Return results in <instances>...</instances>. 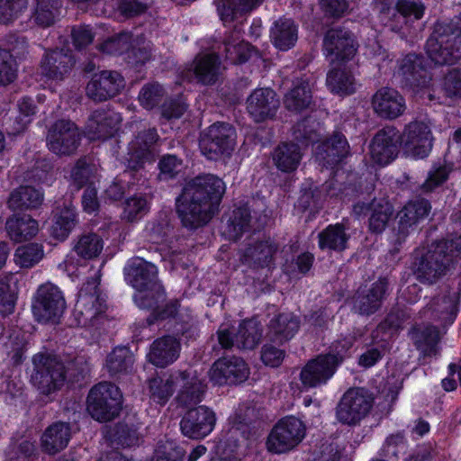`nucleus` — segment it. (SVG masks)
<instances>
[{
    "label": "nucleus",
    "instance_id": "nucleus-1",
    "mask_svg": "<svg viewBox=\"0 0 461 461\" xmlns=\"http://www.w3.org/2000/svg\"><path fill=\"white\" fill-rule=\"evenodd\" d=\"M224 193V182L214 175L198 176L188 181L176 199V212L182 224L189 229L207 224Z\"/></svg>",
    "mask_w": 461,
    "mask_h": 461
},
{
    "label": "nucleus",
    "instance_id": "nucleus-2",
    "mask_svg": "<svg viewBox=\"0 0 461 461\" xmlns=\"http://www.w3.org/2000/svg\"><path fill=\"white\" fill-rule=\"evenodd\" d=\"M460 255L461 236L435 241L426 251L415 256L412 274L422 285H435L451 271Z\"/></svg>",
    "mask_w": 461,
    "mask_h": 461
},
{
    "label": "nucleus",
    "instance_id": "nucleus-3",
    "mask_svg": "<svg viewBox=\"0 0 461 461\" xmlns=\"http://www.w3.org/2000/svg\"><path fill=\"white\" fill-rule=\"evenodd\" d=\"M425 50L436 65L455 64L461 59V26L455 21L437 23Z\"/></svg>",
    "mask_w": 461,
    "mask_h": 461
},
{
    "label": "nucleus",
    "instance_id": "nucleus-4",
    "mask_svg": "<svg viewBox=\"0 0 461 461\" xmlns=\"http://www.w3.org/2000/svg\"><path fill=\"white\" fill-rule=\"evenodd\" d=\"M31 382L44 395L59 391L67 380V368L62 360L49 352H38L32 359Z\"/></svg>",
    "mask_w": 461,
    "mask_h": 461
},
{
    "label": "nucleus",
    "instance_id": "nucleus-5",
    "mask_svg": "<svg viewBox=\"0 0 461 461\" xmlns=\"http://www.w3.org/2000/svg\"><path fill=\"white\" fill-rule=\"evenodd\" d=\"M86 403V410L92 418L100 422H106L119 415L122 395L115 384L102 382L91 388Z\"/></svg>",
    "mask_w": 461,
    "mask_h": 461
},
{
    "label": "nucleus",
    "instance_id": "nucleus-6",
    "mask_svg": "<svg viewBox=\"0 0 461 461\" xmlns=\"http://www.w3.org/2000/svg\"><path fill=\"white\" fill-rule=\"evenodd\" d=\"M375 402L372 393L364 387H351L336 407L337 420L348 426H357L371 412Z\"/></svg>",
    "mask_w": 461,
    "mask_h": 461
},
{
    "label": "nucleus",
    "instance_id": "nucleus-7",
    "mask_svg": "<svg viewBox=\"0 0 461 461\" xmlns=\"http://www.w3.org/2000/svg\"><path fill=\"white\" fill-rule=\"evenodd\" d=\"M32 309L37 321L55 323L66 309V301L57 285L45 283L37 289Z\"/></svg>",
    "mask_w": 461,
    "mask_h": 461
},
{
    "label": "nucleus",
    "instance_id": "nucleus-8",
    "mask_svg": "<svg viewBox=\"0 0 461 461\" xmlns=\"http://www.w3.org/2000/svg\"><path fill=\"white\" fill-rule=\"evenodd\" d=\"M99 285L100 275L96 273L87 279L79 291L75 312L78 321L85 326L95 325L97 317L106 309L105 300L101 297Z\"/></svg>",
    "mask_w": 461,
    "mask_h": 461
},
{
    "label": "nucleus",
    "instance_id": "nucleus-9",
    "mask_svg": "<svg viewBox=\"0 0 461 461\" xmlns=\"http://www.w3.org/2000/svg\"><path fill=\"white\" fill-rule=\"evenodd\" d=\"M304 435L305 426L302 420L294 416L283 418L269 433L267 448L276 454L287 452L296 447Z\"/></svg>",
    "mask_w": 461,
    "mask_h": 461
},
{
    "label": "nucleus",
    "instance_id": "nucleus-10",
    "mask_svg": "<svg viewBox=\"0 0 461 461\" xmlns=\"http://www.w3.org/2000/svg\"><path fill=\"white\" fill-rule=\"evenodd\" d=\"M235 131L230 124L216 122L201 134L199 146L209 159H217L223 154H230L235 145Z\"/></svg>",
    "mask_w": 461,
    "mask_h": 461
},
{
    "label": "nucleus",
    "instance_id": "nucleus-11",
    "mask_svg": "<svg viewBox=\"0 0 461 461\" xmlns=\"http://www.w3.org/2000/svg\"><path fill=\"white\" fill-rule=\"evenodd\" d=\"M81 134L70 120H58L49 129L47 144L53 153L59 156L73 155L79 147Z\"/></svg>",
    "mask_w": 461,
    "mask_h": 461
},
{
    "label": "nucleus",
    "instance_id": "nucleus-12",
    "mask_svg": "<svg viewBox=\"0 0 461 461\" xmlns=\"http://www.w3.org/2000/svg\"><path fill=\"white\" fill-rule=\"evenodd\" d=\"M340 354H321L307 362L300 374V380L306 387H316L325 384L335 374L343 362Z\"/></svg>",
    "mask_w": 461,
    "mask_h": 461
},
{
    "label": "nucleus",
    "instance_id": "nucleus-13",
    "mask_svg": "<svg viewBox=\"0 0 461 461\" xmlns=\"http://www.w3.org/2000/svg\"><path fill=\"white\" fill-rule=\"evenodd\" d=\"M389 288L386 277H380L369 287H359L350 299L352 311L362 316H370L378 312Z\"/></svg>",
    "mask_w": 461,
    "mask_h": 461
},
{
    "label": "nucleus",
    "instance_id": "nucleus-14",
    "mask_svg": "<svg viewBox=\"0 0 461 461\" xmlns=\"http://www.w3.org/2000/svg\"><path fill=\"white\" fill-rule=\"evenodd\" d=\"M400 137L405 151L413 158H423L432 149L431 129L425 122H411L404 127Z\"/></svg>",
    "mask_w": 461,
    "mask_h": 461
},
{
    "label": "nucleus",
    "instance_id": "nucleus-15",
    "mask_svg": "<svg viewBox=\"0 0 461 461\" xmlns=\"http://www.w3.org/2000/svg\"><path fill=\"white\" fill-rule=\"evenodd\" d=\"M125 86L123 77L115 70L95 73L86 86V96L94 102H104L117 95Z\"/></svg>",
    "mask_w": 461,
    "mask_h": 461
},
{
    "label": "nucleus",
    "instance_id": "nucleus-16",
    "mask_svg": "<svg viewBox=\"0 0 461 461\" xmlns=\"http://www.w3.org/2000/svg\"><path fill=\"white\" fill-rule=\"evenodd\" d=\"M279 107V97L277 94L269 87L255 89L246 100L247 112L257 123L273 120Z\"/></svg>",
    "mask_w": 461,
    "mask_h": 461
},
{
    "label": "nucleus",
    "instance_id": "nucleus-17",
    "mask_svg": "<svg viewBox=\"0 0 461 461\" xmlns=\"http://www.w3.org/2000/svg\"><path fill=\"white\" fill-rule=\"evenodd\" d=\"M323 50L330 63L350 60L357 52L351 32L342 28H332L326 32Z\"/></svg>",
    "mask_w": 461,
    "mask_h": 461
},
{
    "label": "nucleus",
    "instance_id": "nucleus-18",
    "mask_svg": "<svg viewBox=\"0 0 461 461\" xmlns=\"http://www.w3.org/2000/svg\"><path fill=\"white\" fill-rule=\"evenodd\" d=\"M209 375L219 385L237 384L248 379L249 367L241 357H221L212 364Z\"/></svg>",
    "mask_w": 461,
    "mask_h": 461
},
{
    "label": "nucleus",
    "instance_id": "nucleus-19",
    "mask_svg": "<svg viewBox=\"0 0 461 461\" xmlns=\"http://www.w3.org/2000/svg\"><path fill=\"white\" fill-rule=\"evenodd\" d=\"M353 213L356 217L370 213L368 229L373 233L383 232L393 213V207L384 197H374L370 202H357L353 205Z\"/></svg>",
    "mask_w": 461,
    "mask_h": 461
},
{
    "label": "nucleus",
    "instance_id": "nucleus-20",
    "mask_svg": "<svg viewBox=\"0 0 461 461\" xmlns=\"http://www.w3.org/2000/svg\"><path fill=\"white\" fill-rule=\"evenodd\" d=\"M215 413L206 406L192 408L180 421L182 433L193 439H200L209 435L214 428Z\"/></svg>",
    "mask_w": 461,
    "mask_h": 461
},
{
    "label": "nucleus",
    "instance_id": "nucleus-21",
    "mask_svg": "<svg viewBox=\"0 0 461 461\" xmlns=\"http://www.w3.org/2000/svg\"><path fill=\"white\" fill-rule=\"evenodd\" d=\"M76 60L71 50L64 48L47 50L41 60V73L52 80H63L72 70Z\"/></svg>",
    "mask_w": 461,
    "mask_h": 461
},
{
    "label": "nucleus",
    "instance_id": "nucleus-22",
    "mask_svg": "<svg viewBox=\"0 0 461 461\" xmlns=\"http://www.w3.org/2000/svg\"><path fill=\"white\" fill-rule=\"evenodd\" d=\"M400 133L396 128L387 126L378 131L370 143L372 159L379 165H387L399 153Z\"/></svg>",
    "mask_w": 461,
    "mask_h": 461
},
{
    "label": "nucleus",
    "instance_id": "nucleus-23",
    "mask_svg": "<svg viewBox=\"0 0 461 461\" xmlns=\"http://www.w3.org/2000/svg\"><path fill=\"white\" fill-rule=\"evenodd\" d=\"M278 246L270 238L251 239L240 252V261L251 268L269 267Z\"/></svg>",
    "mask_w": 461,
    "mask_h": 461
},
{
    "label": "nucleus",
    "instance_id": "nucleus-24",
    "mask_svg": "<svg viewBox=\"0 0 461 461\" xmlns=\"http://www.w3.org/2000/svg\"><path fill=\"white\" fill-rule=\"evenodd\" d=\"M431 210L428 200L420 198L408 203L398 213V225L394 228L396 241L405 240L411 230L415 229L420 220L429 216Z\"/></svg>",
    "mask_w": 461,
    "mask_h": 461
},
{
    "label": "nucleus",
    "instance_id": "nucleus-25",
    "mask_svg": "<svg viewBox=\"0 0 461 461\" xmlns=\"http://www.w3.org/2000/svg\"><path fill=\"white\" fill-rule=\"evenodd\" d=\"M124 275L126 281L136 290L159 289L156 266L142 258L132 259L124 267Z\"/></svg>",
    "mask_w": 461,
    "mask_h": 461
},
{
    "label": "nucleus",
    "instance_id": "nucleus-26",
    "mask_svg": "<svg viewBox=\"0 0 461 461\" xmlns=\"http://www.w3.org/2000/svg\"><path fill=\"white\" fill-rule=\"evenodd\" d=\"M400 72L407 86L415 89L429 88L431 86L432 77L425 67V60L421 55L410 53L406 55L400 65Z\"/></svg>",
    "mask_w": 461,
    "mask_h": 461
},
{
    "label": "nucleus",
    "instance_id": "nucleus-27",
    "mask_svg": "<svg viewBox=\"0 0 461 461\" xmlns=\"http://www.w3.org/2000/svg\"><path fill=\"white\" fill-rule=\"evenodd\" d=\"M372 107L379 117L394 120L404 113L406 105L403 96L398 91L382 87L373 95Z\"/></svg>",
    "mask_w": 461,
    "mask_h": 461
},
{
    "label": "nucleus",
    "instance_id": "nucleus-28",
    "mask_svg": "<svg viewBox=\"0 0 461 461\" xmlns=\"http://www.w3.org/2000/svg\"><path fill=\"white\" fill-rule=\"evenodd\" d=\"M180 350V341L174 336L167 335L152 342L147 357L149 363L162 368L175 362Z\"/></svg>",
    "mask_w": 461,
    "mask_h": 461
},
{
    "label": "nucleus",
    "instance_id": "nucleus-29",
    "mask_svg": "<svg viewBox=\"0 0 461 461\" xmlns=\"http://www.w3.org/2000/svg\"><path fill=\"white\" fill-rule=\"evenodd\" d=\"M158 139L155 129H148L140 131L132 142V154L128 167L137 171L143 167L145 161L154 159L153 145Z\"/></svg>",
    "mask_w": 461,
    "mask_h": 461
},
{
    "label": "nucleus",
    "instance_id": "nucleus-30",
    "mask_svg": "<svg viewBox=\"0 0 461 461\" xmlns=\"http://www.w3.org/2000/svg\"><path fill=\"white\" fill-rule=\"evenodd\" d=\"M349 154V144L346 137L339 131L333 134L318 145L317 158L325 166H334Z\"/></svg>",
    "mask_w": 461,
    "mask_h": 461
},
{
    "label": "nucleus",
    "instance_id": "nucleus-31",
    "mask_svg": "<svg viewBox=\"0 0 461 461\" xmlns=\"http://www.w3.org/2000/svg\"><path fill=\"white\" fill-rule=\"evenodd\" d=\"M120 122L121 118L118 113L105 110H96L91 114L86 129L92 139L105 140L113 135Z\"/></svg>",
    "mask_w": 461,
    "mask_h": 461
},
{
    "label": "nucleus",
    "instance_id": "nucleus-32",
    "mask_svg": "<svg viewBox=\"0 0 461 461\" xmlns=\"http://www.w3.org/2000/svg\"><path fill=\"white\" fill-rule=\"evenodd\" d=\"M71 438L69 423L58 421L50 425L41 436L42 451L48 455H56L67 447Z\"/></svg>",
    "mask_w": 461,
    "mask_h": 461
},
{
    "label": "nucleus",
    "instance_id": "nucleus-33",
    "mask_svg": "<svg viewBox=\"0 0 461 461\" xmlns=\"http://www.w3.org/2000/svg\"><path fill=\"white\" fill-rule=\"evenodd\" d=\"M192 66L195 79L204 86L215 84L221 73V60L215 53L197 55Z\"/></svg>",
    "mask_w": 461,
    "mask_h": 461
},
{
    "label": "nucleus",
    "instance_id": "nucleus-34",
    "mask_svg": "<svg viewBox=\"0 0 461 461\" xmlns=\"http://www.w3.org/2000/svg\"><path fill=\"white\" fill-rule=\"evenodd\" d=\"M176 382L182 387L176 396L179 405L188 407L202 402L206 385L201 380L190 377L189 373L185 371L176 375Z\"/></svg>",
    "mask_w": 461,
    "mask_h": 461
},
{
    "label": "nucleus",
    "instance_id": "nucleus-35",
    "mask_svg": "<svg viewBox=\"0 0 461 461\" xmlns=\"http://www.w3.org/2000/svg\"><path fill=\"white\" fill-rule=\"evenodd\" d=\"M410 338L425 357L436 356L438 353V344L440 340L439 330L431 325H418L412 327L409 331Z\"/></svg>",
    "mask_w": 461,
    "mask_h": 461
},
{
    "label": "nucleus",
    "instance_id": "nucleus-36",
    "mask_svg": "<svg viewBox=\"0 0 461 461\" xmlns=\"http://www.w3.org/2000/svg\"><path fill=\"white\" fill-rule=\"evenodd\" d=\"M43 193L32 185H20L14 189L7 199V206L12 211L38 209L43 203Z\"/></svg>",
    "mask_w": 461,
    "mask_h": 461
},
{
    "label": "nucleus",
    "instance_id": "nucleus-37",
    "mask_svg": "<svg viewBox=\"0 0 461 461\" xmlns=\"http://www.w3.org/2000/svg\"><path fill=\"white\" fill-rule=\"evenodd\" d=\"M270 39L276 48L280 50H287L294 47L297 41V25L291 18L280 17L271 28Z\"/></svg>",
    "mask_w": 461,
    "mask_h": 461
},
{
    "label": "nucleus",
    "instance_id": "nucleus-38",
    "mask_svg": "<svg viewBox=\"0 0 461 461\" xmlns=\"http://www.w3.org/2000/svg\"><path fill=\"white\" fill-rule=\"evenodd\" d=\"M312 93L306 80H297L293 87L284 96V106L286 110L299 113L311 108Z\"/></svg>",
    "mask_w": 461,
    "mask_h": 461
},
{
    "label": "nucleus",
    "instance_id": "nucleus-39",
    "mask_svg": "<svg viewBox=\"0 0 461 461\" xmlns=\"http://www.w3.org/2000/svg\"><path fill=\"white\" fill-rule=\"evenodd\" d=\"M299 320L292 313H280L269 322L268 336L273 342L283 344L298 331Z\"/></svg>",
    "mask_w": 461,
    "mask_h": 461
},
{
    "label": "nucleus",
    "instance_id": "nucleus-40",
    "mask_svg": "<svg viewBox=\"0 0 461 461\" xmlns=\"http://www.w3.org/2000/svg\"><path fill=\"white\" fill-rule=\"evenodd\" d=\"M302 152L298 144L281 143L273 151V161L282 172L294 171L302 159Z\"/></svg>",
    "mask_w": 461,
    "mask_h": 461
},
{
    "label": "nucleus",
    "instance_id": "nucleus-41",
    "mask_svg": "<svg viewBox=\"0 0 461 461\" xmlns=\"http://www.w3.org/2000/svg\"><path fill=\"white\" fill-rule=\"evenodd\" d=\"M5 229L15 242H22L34 237L38 232V221L29 215L12 216L7 219Z\"/></svg>",
    "mask_w": 461,
    "mask_h": 461
},
{
    "label": "nucleus",
    "instance_id": "nucleus-42",
    "mask_svg": "<svg viewBox=\"0 0 461 461\" xmlns=\"http://www.w3.org/2000/svg\"><path fill=\"white\" fill-rule=\"evenodd\" d=\"M319 247L322 250L343 251L347 248L349 235L343 224L329 225L318 235Z\"/></svg>",
    "mask_w": 461,
    "mask_h": 461
},
{
    "label": "nucleus",
    "instance_id": "nucleus-43",
    "mask_svg": "<svg viewBox=\"0 0 461 461\" xmlns=\"http://www.w3.org/2000/svg\"><path fill=\"white\" fill-rule=\"evenodd\" d=\"M61 0H35L32 18L38 25L49 27L61 14Z\"/></svg>",
    "mask_w": 461,
    "mask_h": 461
},
{
    "label": "nucleus",
    "instance_id": "nucleus-44",
    "mask_svg": "<svg viewBox=\"0 0 461 461\" xmlns=\"http://www.w3.org/2000/svg\"><path fill=\"white\" fill-rule=\"evenodd\" d=\"M134 363L133 354L126 347H117L106 357L105 366L110 375L127 374Z\"/></svg>",
    "mask_w": 461,
    "mask_h": 461
},
{
    "label": "nucleus",
    "instance_id": "nucleus-45",
    "mask_svg": "<svg viewBox=\"0 0 461 461\" xmlns=\"http://www.w3.org/2000/svg\"><path fill=\"white\" fill-rule=\"evenodd\" d=\"M261 337L262 330L257 321H244L240 324L235 333L236 348L244 350L253 349L259 343Z\"/></svg>",
    "mask_w": 461,
    "mask_h": 461
},
{
    "label": "nucleus",
    "instance_id": "nucleus-46",
    "mask_svg": "<svg viewBox=\"0 0 461 461\" xmlns=\"http://www.w3.org/2000/svg\"><path fill=\"white\" fill-rule=\"evenodd\" d=\"M326 83L332 93L343 95L355 91L353 75L342 68H333L327 74Z\"/></svg>",
    "mask_w": 461,
    "mask_h": 461
},
{
    "label": "nucleus",
    "instance_id": "nucleus-47",
    "mask_svg": "<svg viewBox=\"0 0 461 461\" xmlns=\"http://www.w3.org/2000/svg\"><path fill=\"white\" fill-rule=\"evenodd\" d=\"M111 442L122 447H132L139 446L142 436L133 424L117 423L111 432Z\"/></svg>",
    "mask_w": 461,
    "mask_h": 461
},
{
    "label": "nucleus",
    "instance_id": "nucleus-48",
    "mask_svg": "<svg viewBox=\"0 0 461 461\" xmlns=\"http://www.w3.org/2000/svg\"><path fill=\"white\" fill-rule=\"evenodd\" d=\"M251 220L250 211L247 207H239L233 210L230 216L224 234L229 240H236L249 227Z\"/></svg>",
    "mask_w": 461,
    "mask_h": 461
},
{
    "label": "nucleus",
    "instance_id": "nucleus-49",
    "mask_svg": "<svg viewBox=\"0 0 461 461\" xmlns=\"http://www.w3.org/2000/svg\"><path fill=\"white\" fill-rule=\"evenodd\" d=\"M104 248L102 238L95 233L81 235L74 246V251L84 259L97 258Z\"/></svg>",
    "mask_w": 461,
    "mask_h": 461
},
{
    "label": "nucleus",
    "instance_id": "nucleus-50",
    "mask_svg": "<svg viewBox=\"0 0 461 461\" xmlns=\"http://www.w3.org/2000/svg\"><path fill=\"white\" fill-rule=\"evenodd\" d=\"M75 224L76 214L74 211L69 207H66L54 216L51 235L59 240H64L75 227Z\"/></svg>",
    "mask_w": 461,
    "mask_h": 461
},
{
    "label": "nucleus",
    "instance_id": "nucleus-51",
    "mask_svg": "<svg viewBox=\"0 0 461 461\" xmlns=\"http://www.w3.org/2000/svg\"><path fill=\"white\" fill-rule=\"evenodd\" d=\"M132 44V34L129 32H121L107 38L98 49L109 55H120L130 50Z\"/></svg>",
    "mask_w": 461,
    "mask_h": 461
},
{
    "label": "nucleus",
    "instance_id": "nucleus-52",
    "mask_svg": "<svg viewBox=\"0 0 461 461\" xmlns=\"http://www.w3.org/2000/svg\"><path fill=\"white\" fill-rule=\"evenodd\" d=\"M43 258V249L38 243H29L17 248L14 261L21 267L30 268Z\"/></svg>",
    "mask_w": 461,
    "mask_h": 461
},
{
    "label": "nucleus",
    "instance_id": "nucleus-53",
    "mask_svg": "<svg viewBox=\"0 0 461 461\" xmlns=\"http://www.w3.org/2000/svg\"><path fill=\"white\" fill-rule=\"evenodd\" d=\"M136 291L134 302L138 307L141 309H152L153 312L158 308V305L163 303L166 299L165 290L161 284L159 285V289L148 288Z\"/></svg>",
    "mask_w": 461,
    "mask_h": 461
},
{
    "label": "nucleus",
    "instance_id": "nucleus-54",
    "mask_svg": "<svg viewBox=\"0 0 461 461\" xmlns=\"http://www.w3.org/2000/svg\"><path fill=\"white\" fill-rule=\"evenodd\" d=\"M150 398L164 404L174 392V385L176 384V375L164 381L160 377H155L149 381Z\"/></svg>",
    "mask_w": 461,
    "mask_h": 461
},
{
    "label": "nucleus",
    "instance_id": "nucleus-55",
    "mask_svg": "<svg viewBox=\"0 0 461 461\" xmlns=\"http://www.w3.org/2000/svg\"><path fill=\"white\" fill-rule=\"evenodd\" d=\"M148 210L147 200L141 195H134L125 201L122 219L129 222L138 221Z\"/></svg>",
    "mask_w": 461,
    "mask_h": 461
},
{
    "label": "nucleus",
    "instance_id": "nucleus-56",
    "mask_svg": "<svg viewBox=\"0 0 461 461\" xmlns=\"http://www.w3.org/2000/svg\"><path fill=\"white\" fill-rule=\"evenodd\" d=\"M184 450L171 439H161L158 442L154 453L155 461H182Z\"/></svg>",
    "mask_w": 461,
    "mask_h": 461
},
{
    "label": "nucleus",
    "instance_id": "nucleus-57",
    "mask_svg": "<svg viewBox=\"0 0 461 461\" xmlns=\"http://www.w3.org/2000/svg\"><path fill=\"white\" fill-rule=\"evenodd\" d=\"M293 136L296 141L303 145L314 142L318 140L315 122L311 117L303 118L293 127Z\"/></svg>",
    "mask_w": 461,
    "mask_h": 461
},
{
    "label": "nucleus",
    "instance_id": "nucleus-58",
    "mask_svg": "<svg viewBox=\"0 0 461 461\" xmlns=\"http://www.w3.org/2000/svg\"><path fill=\"white\" fill-rule=\"evenodd\" d=\"M14 277L5 276L0 279V314L6 316L11 314L15 306V292L11 287Z\"/></svg>",
    "mask_w": 461,
    "mask_h": 461
},
{
    "label": "nucleus",
    "instance_id": "nucleus-59",
    "mask_svg": "<svg viewBox=\"0 0 461 461\" xmlns=\"http://www.w3.org/2000/svg\"><path fill=\"white\" fill-rule=\"evenodd\" d=\"M164 95L162 86L158 83H149L141 88L139 100L143 107L152 109L162 101Z\"/></svg>",
    "mask_w": 461,
    "mask_h": 461
},
{
    "label": "nucleus",
    "instance_id": "nucleus-60",
    "mask_svg": "<svg viewBox=\"0 0 461 461\" xmlns=\"http://www.w3.org/2000/svg\"><path fill=\"white\" fill-rule=\"evenodd\" d=\"M28 0H0V23L16 19L27 7Z\"/></svg>",
    "mask_w": 461,
    "mask_h": 461
},
{
    "label": "nucleus",
    "instance_id": "nucleus-61",
    "mask_svg": "<svg viewBox=\"0 0 461 461\" xmlns=\"http://www.w3.org/2000/svg\"><path fill=\"white\" fill-rule=\"evenodd\" d=\"M16 62L6 50H0V85L12 83L16 77Z\"/></svg>",
    "mask_w": 461,
    "mask_h": 461
},
{
    "label": "nucleus",
    "instance_id": "nucleus-62",
    "mask_svg": "<svg viewBox=\"0 0 461 461\" xmlns=\"http://www.w3.org/2000/svg\"><path fill=\"white\" fill-rule=\"evenodd\" d=\"M434 311L440 314L443 320L449 321L457 312V297L455 294L435 298Z\"/></svg>",
    "mask_w": 461,
    "mask_h": 461
},
{
    "label": "nucleus",
    "instance_id": "nucleus-63",
    "mask_svg": "<svg viewBox=\"0 0 461 461\" xmlns=\"http://www.w3.org/2000/svg\"><path fill=\"white\" fill-rule=\"evenodd\" d=\"M71 39L77 50L86 48L92 43L94 33L88 25L79 24L71 28Z\"/></svg>",
    "mask_w": 461,
    "mask_h": 461
},
{
    "label": "nucleus",
    "instance_id": "nucleus-64",
    "mask_svg": "<svg viewBox=\"0 0 461 461\" xmlns=\"http://www.w3.org/2000/svg\"><path fill=\"white\" fill-rule=\"evenodd\" d=\"M444 89L447 96L461 97V70L454 68L445 77Z\"/></svg>",
    "mask_w": 461,
    "mask_h": 461
}]
</instances>
